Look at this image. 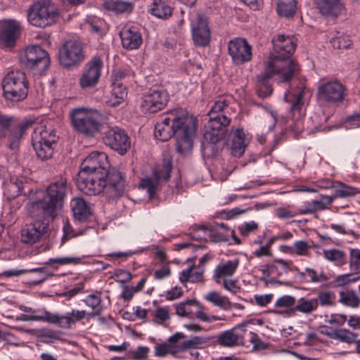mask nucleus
I'll list each match as a JSON object with an SVG mask.
<instances>
[{
  "mask_svg": "<svg viewBox=\"0 0 360 360\" xmlns=\"http://www.w3.org/2000/svg\"><path fill=\"white\" fill-rule=\"evenodd\" d=\"M33 123L31 120L18 123L14 116L1 115V139L9 149H17L23 136Z\"/></svg>",
  "mask_w": 360,
  "mask_h": 360,
  "instance_id": "nucleus-9",
  "label": "nucleus"
},
{
  "mask_svg": "<svg viewBox=\"0 0 360 360\" xmlns=\"http://www.w3.org/2000/svg\"><path fill=\"white\" fill-rule=\"evenodd\" d=\"M80 260L81 259L79 257H64L50 258L46 263L50 265H65L69 264H78L79 263Z\"/></svg>",
  "mask_w": 360,
  "mask_h": 360,
  "instance_id": "nucleus-55",
  "label": "nucleus"
},
{
  "mask_svg": "<svg viewBox=\"0 0 360 360\" xmlns=\"http://www.w3.org/2000/svg\"><path fill=\"white\" fill-rule=\"evenodd\" d=\"M20 60L27 68L39 75H42L50 64L47 52L37 45L27 46Z\"/></svg>",
  "mask_w": 360,
  "mask_h": 360,
  "instance_id": "nucleus-11",
  "label": "nucleus"
},
{
  "mask_svg": "<svg viewBox=\"0 0 360 360\" xmlns=\"http://www.w3.org/2000/svg\"><path fill=\"white\" fill-rule=\"evenodd\" d=\"M272 43L274 52L265 64L277 71L279 80L290 81L300 72L299 65L290 58L296 46L295 39L292 36L278 34Z\"/></svg>",
  "mask_w": 360,
  "mask_h": 360,
  "instance_id": "nucleus-3",
  "label": "nucleus"
},
{
  "mask_svg": "<svg viewBox=\"0 0 360 360\" xmlns=\"http://www.w3.org/2000/svg\"><path fill=\"white\" fill-rule=\"evenodd\" d=\"M334 200V198L329 195L322 196L320 200H314L309 202L302 208L300 209V213L302 214H313L317 211H321L327 208Z\"/></svg>",
  "mask_w": 360,
  "mask_h": 360,
  "instance_id": "nucleus-36",
  "label": "nucleus"
},
{
  "mask_svg": "<svg viewBox=\"0 0 360 360\" xmlns=\"http://www.w3.org/2000/svg\"><path fill=\"white\" fill-rule=\"evenodd\" d=\"M101 301V293L99 292H96L95 293L86 296V297L83 300V302L86 306L92 309V311L90 313L86 312L84 318L86 316L91 318L99 316L102 311Z\"/></svg>",
  "mask_w": 360,
  "mask_h": 360,
  "instance_id": "nucleus-39",
  "label": "nucleus"
},
{
  "mask_svg": "<svg viewBox=\"0 0 360 360\" xmlns=\"http://www.w3.org/2000/svg\"><path fill=\"white\" fill-rule=\"evenodd\" d=\"M317 309V302L315 299H306L301 297L297 304H296L291 311H299L303 314H309Z\"/></svg>",
  "mask_w": 360,
  "mask_h": 360,
  "instance_id": "nucleus-44",
  "label": "nucleus"
},
{
  "mask_svg": "<svg viewBox=\"0 0 360 360\" xmlns=\"http://www.w3.org/2000/svg\"><path fill=\"white\" fill-rule=\"evenodd\" d=\"M196 134V120L183 108H176L163 115L155 127L154 136L162 141L172 136L176 139V149L179 154L189 152Z\"/></svg>",
  "mask_w": 360,
  "mask_h": 360,
  "instance_id": "nucleus-1",
  "label": "nucleus"
},
{
  "mask_svg": "<svg viewBox=\"0 0 360 360\" xmlns=\"http://www.w3.org/2000/svg\"><path fill=\"white\" fill-rule=\"evenodd\" d=\"M297 4L296 0H278L277 12L281 16L292 17L296 13Z\"/></svg>",
  "mask_w": 360,
  "mask_h": 360,
  "instance_id": "nucleus-43",
  "label": "nucleus"
},
{
  "mask_svg": "<svg viewBox=\"0 0 360 360\" xmlns=\"http://www.w3.org/2000/svg\"><path fill=\"white\" fill-rule=\"evenodd\" d=\"M349 267L352 271H357L360 269V250L351 249L349 251Z\"/></svg>",
  "mask_w": 360,
  "mask_h": 360,
  "instance_id": "nucleus-57",
  "label": "nucleus"
},
{
  "mask_svg": "<svg viewBox=\"0 0 360 360\" xmlns=\"http://www.w3.org/2000/svg\"><path fill=\"white\" fill-rule=\"evenodd\" d=\"M229 53L234 63L241 65L252 59V48L245 39L231 40L228 46Z\"/></svg>",
  "mask_w": 360,
  "mask_h": 360,
  "instance_id": "nucleus-22",
  "label": "nucleus"
},
{
  "mask_svg": "<svg viewBox=\"0 0 360 360\" xmlns=\"http://www.w3.org/2000/svg\"><path fill=\"white\" fill-rule=\"evenodd\" d=\"M103 142L120 155L126 153L130 148V141L125 131L117 127L109 129L103 136Z\"/></svg>",
  "mask_w": 360,
  "mask_h": 360,
  "instance_id": "nucleus-18",
  "label": "nucleus"
},
{
  "mask_svg": "<svg viewBox=\"0 0 360 360\" xmlns=\"http://www.w3.org/2000/svg\"><path fill=\"white\" fill-rule=\"evenodd\" d=\"M248 323H243L221 332L217 336V343L225 347H233L239 345L244 339L245 334L247 331L246 326Z\"/></svg>",
  "mask_w": 360,
  "mask_h": 360,
  "instance_id": "nucleus-23",
  "label": "nucleus"
},
{
  "mask_svg": "<svg viewBox=\"0 0 360 360\" xmlns=\"http://www.w3.org/2000/svg\"><path fill=\"white\" fill-rule=\"evenodd\" d=\"M77 187L84 194L96 195L105 188L103 175L91 174L79 172L77 179Z\"/></svg>",
  "mask_w": 360,
  "mask_h": 360,
  "instance_id": "nucleus-19",
  "label": "nucleus"
},
{
  "mask_svg": "<svg viewBox=\"0 0 360 360\" xmlns=\"http://www.w3.org/2000/svg\"><path fill=\"white\" fill-rule=\"evenodd\" d=\"M338 184L340 187L335 189L334 195L331 196L334 198V200L337 198L352 196L358 193L357 189L354 187L349 186L340 182H338Z\"/></svg>",
  "mask_w": 360,
  "mask_h": 360,
  "instance_id": "nucleus-50",
  "label": "nucleus"
},
{
  "mask_svg": "<svg viewBox=\"0 0 360 360\" xmlns=\"http://www.w3.org/2000/svg\"><path fill=\"white\" fill-rule=\"evenodd\" d=\"M70 191V186L68 184L67 179L60 176L50 184L41 199L32 202L30 210L32 217L37 218L40 215H44V217H55L57 209L62 206L64 199Z\"/></svg>",
  "mask_w": 360,
  "mask_h": 360,
  "instance_id": "nucleus-4",
  "label": "nucleus"
},
{
  "mask_svg": "<svg viewBox=\"0 0 360 360\" xmlns=\"http://www.w3.org/2000/svg\"><path fill=\"white\" fill-rule=\"evenodd\" d=\"M70 206L74 218L79 221H86L91 214L90 207L82 198H74L71 200Z\"/></svg>",
  "mask_w": 360,
  "mask_h": 360,
  "instance_id": "nucleus-34",
  "label": "nucleus"
},
{
  "mask_svg": "<svg viewBox=\"0 0 360 360\" xmlns=\"http://www.w3.org/2000/svg\"><path fill=\"white\" fill-rule=\"evenodd\" d=\"M103 61L99 57L93 58L86 65L79 79L82 89L95 86L99 80Z\"/></svg>",
  "mask_w": 360,
  "mask_h": 360,
  "instance_id": "nucleus-21",
  "label": "nucleus"
},
{
  "mask_svg": "<svg viewBox=\"0 0 360 360\" xmlns=\"http://www.w3.org/2000/svg\"><path fill=\"white\" fill-rule=\"evenodd\" d=\"M246 148L245 134L242 129H237L232 141L231 150L234 156H241Z\"/></svg>",
  "mask_w": 360,
  "mask_h": 360,
  "instance_id": "nucleus-42",
  "label": "nucleus"
},
{
  "mask_svg": "<svg viewBox=\"0 0 360 360\" xmlns=\"http://www.w3.org/2000/svg\"><path fill=\"white\" fill-rule=\"evenodd\" d=\"M333 338H338L340 342L347 344H356V352L360 354V339H357L358 334L348 329H342L335 333Z\"/></svg>",
  "mask_w": 360,
  "mask_h": 360,
  "instance_id": "nucleus-41",
  "label": "nucleus"
},
{
  "mask_svg": "<svg viewBox=\"0 0 360 360\" xmlns=\"http://www.w3.org/2000/svg\"><path fill=\"white\" fill-rule=\"evenodd\" d=\"M232 108L223 98L216 101L207 112L208 122L205 125L202 150L214 149V145L224 139L231 123Z\"/></svg>",
  "mask_w": 360,
  "mask_h": 360,
  "instance_id": "nucleus-2",
  "label": "nucleus"
},
{
  "mask_svg": "<svg viewBox=\"0 0 360 360\" xmlns=\"http://www.w3.org/2000/svg\"><path fill=\"white\" fill-rule=\"evenodd\" d=\"M149 352V348L144 346H139L135 349L128 352V356L133 360H146Z\"/></svg>",
  "mask_w": 360,
  "mask_h": 360,
  "instance_id": "nucleus-52",
  "label": "nucleus"
},
{
  "mask_svg": "<svg viewBox=\"0 0 360 360\" xmlns=\"http://www.w3.org/2000/svg\"><path fill=\"white\" fill-rule=\"evenodd\" d=\"M57 141L55 131L44 126L36 127L32 134V144L39 158L46 160L53 154V145Z\"/></svg>",
  "mask_w": 360,
  "mask_h": 360,
  "instance_id": "nucleus-10",
  "label": "nucleus"
},
{
  "mask_svg": "<svg viewBox=\"0 0 360 360\" xmlns=\"http://www.w3.org/2000/svg\"><path fill=\"white\" fill-rule=\"evenodd\" d=\"M302 276L307 275L312 283H321L328 280V277L323 274H318L314 269L306 268L305 272L301 273Z\"/></svg>",
  "mask_w": 360,
  "mask_h": 360,
  "instance_id": "nucleus-58",
  "label": "nucleus"
},
{
  "mask_svg": "<svg viewBox=\"0 0 360 360\" xmlns=\"http://www.w3.org/2000/svg\"><path fill=\"white\" fill-rule=\"evenodd\" d=\"M168 101L166 91L160 89H150L143 97L141 108L143 111L155 113L161 110Z\"/></svg>",
  "mask_w": 360,
  "mask_h": 360,
  "instance_id": "nucleus-20",
  "label": "nucleus"
},
{
  "mask_svg": "<svg viewBox=\"0 0 360 360\" xmlns=\"http://www.w3.org/2000/svg\"><path fill=\"white\" fill-rule=\"evenodd\" d=\"M296 303V299L291 295H283L276 300L275 307L278 308H289L294 306Z\"/></svg>",
  "mask_w": 360,
  "mask_h": 360,
  "instance_id": "nucleus-59",
  "label": "nucleus"
},
{
  "mask_svg": "<svg viewBox=\"0 0 360 360\" xmlns=\"http://www.w3.org/2000/svg\"><path fill=\"white\" fill-rule=\"evenodd\" d=\"M127 95L126 87L119 82H115L110 94L105 97L104 102L108 106L116 107L125 100Z\"/></svg>",
  "mask_w": 360,
  "mask_h": 360,
  "instance_id": "nucleus-33",
  "label": "nucleus"
},
{
  "mask_svg": "<svg viewBox=\"0 0 360 360\" xmlns=\"http://www.w3.org/2000/svg\"><path fill=\"white\" fill-rule=\"evenodd\" d=\"M122 46L127 50L138 49L143 43L141 28L138 25H127L120 32Z\"/></svg>",
  "mask_w": 360,
  "mask_h": 360,
  "instance_id": "nucleus-25",
  "label": "nucleus"
},
{
  "mask_svg": "<svg viewBox=\"0 0 360 360\" xmlns=\"http://www.w3.org/2000/svg\"><path fill=\"white\" fill-rule=\"evenodd\" d=\"M42 221L36 219L33 223L26 225L21 231V241L24 243L33 244L39 240L49 227L48 217L42 215Z\"/></svg>",
  "mask_w": 360,
  "mask_h": 360,
  "instance_id": "nucleus-24",
  "label": "nucleus"
},
{
  "mask_svg": "<svg viewBox=\"0 0 360 360\" xmlns=\"http://www.w3.org/2000/svg\"><path fill=\"white\" fill-rule=\"evenodd\" d=\"M283 248H288L290 250V253L296 254L300 256L308 255L310 246L305 240H297L294 243L292 247L283 245Z\"/></svg>",
  "mask_w": 360,
  "mask_h": 360,
  "instance_id": "nucleus-49",
  "label": "nucleus"
},
{
  "mask_svg": "<svg viewBox=\"0 0 360 360\" xmlns=\"http://www.w3.org/2000/svg\"><path fill=\"white\" fill-rule=\"evenodd\" d=\"M309 93V89L302 82H300L297 86H291L284 96L285 102L290 104V112L294 115L296 112H300L304 105V98Z\"/></svg>",
  "mask_w": 360,
  "mask_h": 360,
  "instance_id": "nucleus-26",
  "label": "nucleus"
},
{
  "mask_svg": "<svg viewBox=\"0 0 360 360\" xmlns=\"http://www.w3.org/2000/svg\"><path fill=\"white\" fill-rule=\"evenodd\" d=\"M239 265V260L233 259L219 264L213 271L212 278L216 283L228 279L236 271Z\"/></svg>",
  "mask_w": 360,
  "mask_h": 360,
  "instance_id": "nucleus-31",
  "label": "nucleus"
},
{
  "mask_svg": "<svg viewBox=\"0 0 360 360\" xmlns=\"http://www.w3.org/2000/svg\"><path fill=\"white\" fill-rule=\"evenodd\" d=\"M103 181L110 197L119 198L124 194L126 188L125 176L120 169L109 167L103 173Z\"/></svg>",
  "mask_w": 360,
  "mask_h": 360,
  "instance_id": "nucleus-15",
  "label": "nucleus"
},
{
  "mask_svg": "<svg viewBox=\"0 0 360 360\" xmlns=\"http://www.w3.org/2000/svg\"><path fill=\"white\" fill-rule=\"evenodd\" d=\"M198 304L195 300H188L176 305V313L181 316H186L191 312L190 306Z\"/></svg>",
  "mask_w": 360,
  "mask_h": 360,
  "instance_id": "nucleus-56",
  "label": "nucleus"
},
{
  "mask_svg": "<svg viewBox=\"0 0 360 360\" xmlns=\"http://www.w3.org/2000/svg\"><path fill=\"white\" fill-rule=\"evenodd\" d=\"M20 309L25 314L16 316V320L23 321H43L49 323L56 324L63 329H70L77 322L84 319L86 311L72 309L65 315L59 314H52L46 310H44L41 314H36L37 310L25 307L20 306Z\"/></svg>",
  "mask_w": 360,
  "mask_h": 360,
  "instance_id": "nucleus-5",
  "label": "nucleus"
},
{
  "mask_svg": "<svg viewBox=\"0 0 360 360\" xmlns=\"http://www.w3.org/2000/svg\"><path fill=\"white\" fill-rule=\"evenodd\" d=\"M288 262L282 259H274L271 264H265L262 267V272L264 276H278L287 274L290 271V264Z\"/></svg>",
  "mask_w": 360,
  "mask_h": 360,
  "instance_id": "nucleus-32",
  "label": "nucleus"
},
{
  "mask_svg": "<svg viewBox=\"0 0 360 360\" xmlns=\"http://www.w3.org/2000/svg\"><path fill=\"white\" fill-rule=\"evenodd\" d=\"M314 299L317 302V307H319V303L323 307L330 306L333 304L335 296L330 292L322 291L319 292L317 297Z\"/></svg>",
  "mask_w": 360,
  "mask_h": 360,
  "instance_id": "nucleus-54",
  "label": "nucleus"
},
{
  "mask_svg": "<svg viewBox=\"0 0 360 360\" xmlns=\"http://www.w3.org/2000/svg\"><path fill=\"white\" fill-rule=\"evenodd\" d=\"M58 58L61 65L71 67L79 65L84 60L82 44L77 40H68L58 51Z\"/></svg>",
  "mask_w": 360,
  "mask_h": 360,
  "instance_id": "nucleus-13",
  "label": "nucleus"
},
{
  "mask_svg": "<svg viewBox=\"0 0 360 360\" xmlns=\"http://www.w3.org/2000/svg\"><path fill=\"white\" fill-rule=\"evenodd\" d=\"M345 127L349 129L360 127V115L354 114L347 117Z\"/></svg>",
  "mask_w": 360,
  "mask_h": 360,
  "instance_id": "nucleus-64",
  "label": "nucleus"
},
{
  "mask_svg": "<svg viewBox=\"0 0 360 360\" xmlns=\"http://www.w3.org/2000/svg\"><path fill=\"white\" fill-rule=\"evenodd\" d=\"M339 295V302L343 305L354 308L359 305L360 300L353 290L340 291Z\"/></svg>",
  "mask_w": 360,
  "mask_h": 360,
  "instance_id": "nucleus-45",
  "label": "nucleus"
},
{
  "mask_svg": "<svg viewBox=\"0 0 360 360\" xmlns=\"http://www.w3.org/2000/svg\"><path fill=\"white\" fill-rule=\"evenodd\" d=\"M204 272L205 267L192 265L180 273L179 281L183 284L203 281Z\"/></svg>",
  "mask_w": 360,
  "mask_h": 360,
  "instance_id": "nucleus-35",
  "label": "nucleus"
},
{
  "mask_svg": "<svg viewBox=\"0 0 360 360\" xmlns=\"http://www.w3.org/2000/svg\"><path fill=\"white\" fill-rule=\"evenodd\" d=\"M63 236L62 237L63 242H65L68 240L69 239L77 237L78 236H82L84 234L86 229H82V230H76L72 228L71 224H70V221L68 219H65L63 220Z\"/></svg>",
  "mask_w": 360,
  "mask_h": 360,
  "instance_id": "nucleus-47",
  "label": "nucleus"
},
{
  "mask_svg": "<svg viewBox=\"0 0 360 360\" xmlns=\"http://www.w3.org/2000/svg\"><path fill=\"white\" fill-rule=\"evenodd\" d=\"M70 117L74 130L85 137H94L101 129L103 116L95 109L76 108L70 111Z\"/></svg>",
  "mask_w": 360,
  "mask_h": 360,
  "instance_id": "nucleus-6",
  "label": "nucleus"
},
{
  "mask_svg": "<svg viewBox=\"0 0 360 360\" xmlns=\"http://www.w3.org/2000/svg\"><path fill=\"white\" fill-rule=\"evenodd\" d=\"M191 35L194 44L199 47H206L211 40V32L208 18L198 14L191 22Z\"/></svg>",
  "mask_w": 360,
  "mask_h": 360,
  "instance_id": "nucleus-14",
  "label": "nucleus"
},
{
  "mask_svg": "<svg viewBox=\"0 0 360 360\" xmlns=\"http://www.w3.org/2000/svg\"><path fill=\"white\" fill-rule=\"evenodd\" d=\"M319 13L325 17H337L345 10L341 0H315Z\"/></svg>",
  "mask_w": 360,
  "mask_h": 360,
  "instance_id": "nucleus-30",
  "label": "nucleus"
},
{
  "mask_svg": "<svg viewBox=\"0 0 360 360\" xmlns=\"http://www.w3.org/2000/svg\"><path fill=\"white\" fill-rule=\"evenodd\" d=\"M208 342L205 338L195 336L189 340L184 341L180 345V350H185L188 349H198L203 347Z\"/></svg>",
  "mask_w": 360,
  "mask_h": 360,
  "instance_id": "nucleus-48",
  "label": "nucleus"
},
{
  "mask_svg": "<svg viewBox=\"0 0 360 360\" xmlns=\"http://www.w3.org/2000/svg\"><path fill=\"white\" fill-rule=\"evenodd\" d=\"M176 352V349H172V346L167 344H160L155 347V354L157 356H165L168 354Z\"/></svg>",
  "mask_w": 360,
  "mask_h": 360,
  "instance_id": "nucleus-63",
  "label": "nucleus"
},
{
  "mask_svg": "<svg viewBox=\"0 0 360 360\" xmlns=\"http://www.w3.org/2000/svg\"><path fill=\"white\" fill-rule=\"evenodd\" d=\"M277 75V71L273 67L270 68L269 65L265 64V70L257 76V93L259 97L264 98L269 96L272 93V88L269 84V79L274 78L278 83H285L289 81L279 80Z\"/></svg>",
  "mask_w": 360,
  "mask_h": 360,
  "instance_id": "nucleus-28",
  "label": "nucleus"
},
{
  "mask_svg": "<svg viewBox=\"0 0 360 360\" xmlns=\"http://www.w3.org/2000/svg\"><path fill=\"white\" fill-rule=\"evenodd\" d=\"M205 299L223 310H229L232 308L233 304L226 296L221 295L216 291H210L205 295Z\"/></svg>",
  "mask_w": 360,
  "mask_h": 360,
  "instance_id": "nucleus-40",
  "label": "nucleus"
},
{
  "mask_svg": "<svg viewBox=\"0 0 360 360\" xmlns=\"http://www.w3.org/2000/svg\"><path fill=\"white\" fill-rule=\"evenodd\" d=\"M4 98L8 105L24 101L28 94L29 82L21 71L8 70L1 81Z\"/></svg>",
  "mask_w": 360,
  "mask_h": 360,
  "instance_id": "nucleus-7",
  "label": "nucleus"
},
{
  "mask_svg": "<svg viewBox=\"0 0 360 360\" xmlns=\"http://www.w3.org/2000/svg\"><path fill=\"white\" fill-rule=\"evenodd\" d=\"M6 189L12 191L11 197L15 198L22 192V182L18 181L17 179L11 178L8 183H6Z\"/></svg>",
  "mask_w": 360,
  "mask_h": 360,
  "instance_id": "nucleus-61",
  "label": "nucleus"
},
{
  "mask_svg": "<svg viewBox=\"0 0 360 360\" xmlns=\"http://www.w3.org/2000/svg\"><path fill=\"white\" fill-rule=\"evenodd\" d=\"M149 12L158 18L165 20L172 15V8L164 0H153Z\"/></svg>",
  "mask_w": 360,
  "mask_h": 360,
  "instance_id": "nucleus-38",
  "label": "nucleus"
},
{
  "mask_svg": "<svg viewBox=\"0 0 360 360\" xmlns=\"http://www.w3.org/2000/svg\"><path fill=\"white\" fill-rule=\"evenodd\" d=\"M330 43L334 48L344 49L350 47L352 41L348 36L341 35L335 38H333Z\"/></svg>",
  "mask_w": 360,
  "mask_h": 360,
  "instance_id": "nucleus-53",
  "label": "nucleus"
},
{
  "mask_svg": "<svg viewBox=\"0 0 360 360\" xmlns=\"http://www.w3.org/2000/svg\"><path fill=\"white\" fill-rule=\"evenodd\" d=\"M171 170V163L167 162L165 165L164 172L153 170V175L151 176H147L141 180L140 187L146 190L150 198H152L158 189L160 178L162 177L165 181H167L170 177Z\"/></svg>",
  "mask_w": 360,
  "mask_h": 360,
  "instance_id": "nucleus-27",
  "label": "nucleus"
},
{
  "mask_svg": "<svg viewBox=\"0 0 360 360\" xmlns=\"http://www.w3.org/2000/svg\"><path fill=\"white\" fill-rule=\"evenodd\" d=\"M203 232L214 243L227 242L230 237L231 229L224 224H216L209 226H200L197 232Z\"/></svg>",
  "mask_w": 360,
  "mask_h": 360,
  "instance_id": "nucleus-29",
  "label": "nucleus"
},
{
  "mask_svg": "<svg viewBox=\"0 0 360 360\" xmlns=\"http://www.w3.org/2000/svg\"><path fill=\"white\" fill-rule=\"evenodd\" d=\"M21 33L20 22L15 20H1V49L12 51L16 45Z\"/></svg>",
  "mask_w": 360,
  "mask_h": 360,
  "instance_id": "nucleus-16",
  "label": "nucleus"
},
{
  "mask_svg": "<svg viewBox=\"0 0 360 360\" xmlns=\"http://www.w3.org/2000/svg\"><path fill=\"white\" fill-rule=\"evenodd\" d=\"M108 167L107 155L102 152L94 151L82 162L80 172L101 176Z\"/></svg>",
  "mask_w": 360,
  "mask_h": 360,
  "instance_id": "nucleus-17",
  "label": "nucleus"
},
{
  "mask_svg": "<svg viewBox=\"0 0 360 360\" xmlns=\"http://www.w3.org/2000/svg\"><path fill=\"white\" fill-rule=\"evenodd\" d=\"M258 229V224L253 221L246 222L238 226V231L241 236L247 237L250 233L254 232Z\"/></svg>",
  "mask_w": 360,
  "mask_h": 360,
  "instance_id": "nucleus-62",
  "label": "nucleus"
},
{
  "mask_svg": "<svg viewBox=\"0 0 360 360\" xmlns=\"http://www.w3.org/2000/svg\"><path fill=\"white\" fill-rule=\"evenodd\" d=\"M87 25L90 32L94 34L103 36L105 33V22L101 19H93L87 22Z\"/></svg>",
  "mask_w": 360,
  "mask_h": 360,
  "instance_id": "nucleus-51",
  "label": "nucleus"
},
{
  "mask_svg": "<svg viewBox=\"0 0 360 360\" xmlns=\"http://www.w3.org/2000/svg\"><path fill=\"white\" fill-rule=\"evenodd\" d=\"M346 89L339 81L334 79L321 84L317 90V98L320 103L336 105L342 103L345 96Z\"/></svg>",
  "mask_w": 360,
  "mask_h": 360,
  "instance_id": "nucleus-12",
  "label": "nucleus"
},
{
  "mask_svg": "<svg viewBox=\"0 0 360 360\" xmlns=\"http://www.w3.org/2000/svg\"><path fill=\"white\" fill-rule=\"evenodd\" d=\"M58 14V8L51 0H38L30 6L27 18L31 25L44 28L53 25Z\"/></svg>",
  "mask_w": 360,
  "mask_h": 360,
  "instance_id": "nucleus-8",
  "label": "nucleus"
},
{
  "mask_svg": "<svg viewBox=\"0 0 360 360\" xmlns=\"http://www.w3.org/2000/svg\"><path fill=\"white\" fill-rule=\"evenodd\" d=\"M323 257L328 261L335 262L338 265L345 264L344 252L337 249L324 250Z\"/></svg>",
  "mask_w": 360,
  "mask_h": 360,
  "instance_id": "nucleus-46",
  "label": "nucleus"
},
{
  "mask_svg": "<svg viewBox=\"0 0 360 360\" xmlns=\"http://www.w3.org/2000/svg\"><path fill=\"white\" fill-rule=\"evenodd\" d=\"M237 283L236 280L228 278L217 283L222 285L226 290L233 294H237L240 291V287L238 285Z\"/></svg>",
  "mask_w": 360,
  "mask_h": 360,
  "instance_id": "nucleus-60",
  "label": "nucleus"
},
{
  "mask_svg": "<svg viewBox=\"0 0 360 360\" xmlns=\"http://www.w3.org/2000/svg\"><path fill=\"white\" fill-rule=\"evenodd\" d=\"M105 9L115 14L129 13L134 9V5L131 1L122 0H107L103 3Z\"/></svg>",
  "mask_w": 360,
  "mask_h": 360,
  "instance_id": "nucleus-37",
  "label": "nucleus"
}]
</instances>
